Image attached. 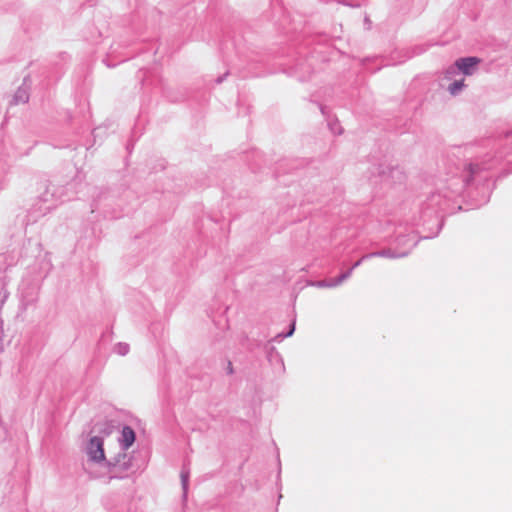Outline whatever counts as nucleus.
Wrapping results in <instances>:
<instances>
[{
  "instance_id": "obj_1",
  "label": "nucleus",
  "mask_w": 512,
  "mask_h": 512,
  "mask_svg": "<svg viewBox=\"0 0 512 512\" xmlns=\"http://www.w3.org/2000/svg\"><path fill=\"white\" fill-rule=\"evenodd\" d=\"M87 453L92 461H103L105 459L103 440L99 437H92L87 447Z\"/></svg>"
},
{
  "instance_id": "obj_3",
  "label": "nucleus",
  "mask_w": 512,
  "mask_h": 512,
  "mask_svg": "<svg viewBox=\"0 0 512 512\" xmlns=\"http://www.w3.org/2000/svg\"><path fill=\"white\" fill-rule=\"evenodd\" d=\"M134 441H135L134 431L128 426L124 427L122 430V440H121L123 448L124 449L130 448L133 445Z\"/></svg>"
},
{
  "instance_id": "obj_2",
  "label": "nucleus",
  "mask_w": 512,
  "mask_h": 512,
  "mask_svg": "<svg viewBox=\"0 0 512 512\" xmlns=\"http://www.w3.org/2000/svg\"><path fill=\"white\" fill-rule=\"evenodd\" d=\"M480 63V59L477 57H467L460 58L456 61L455 65L459 70H461L465 75H471V68H474L476 65Z\"/></svg>"
},
{
  "instance_id": "obj_6",
  "label": "nucleus",
  "mask_w": 512,
  "mask_h": 512,
  "mask_svg": "<svg viewBox=\"0 0 512 512\" xmlns=\"http://www.w3.org/2000/svg\"><path fill=\"white\" fill-rule=\"evenodd\" d=\"M21 93H22L21 97H22V98H24V99H26V98H27V96H26L25 92L23 91V92H21Z\"/></svg>"
},
{
  "instance_id": "obj_4",
  "label": "nucleus",
  "mask_w": 512,
  "mask_h": 512,
  "mask_svg": "<svg viewBox=\"0 0 512 512\" xmlns=\"http://www.w3.org/2000/svg\"><path fill=\"white\" fill-rule=\"evenodd\" d=\"M464 87V80L453 82L448 90L452 95H456Z\"/></svg>"
},
{
  "instance_id": "obj_5",
  "label": "nucleus",
  "mask_w": 512,
  "mask_h": 512,
  "mask_svg": "<svg viewBox=\"0 0 512 512\" xmlns=\"http://www.w3.org/2000/svg\"><path fill=\"white\" fill-rule=\"evenodd\" d=\"M181 480H182L183 489L186 492L187 491V487H188V480H189L188 472L181 473Z\"/></svg>"
}]
</instances>
